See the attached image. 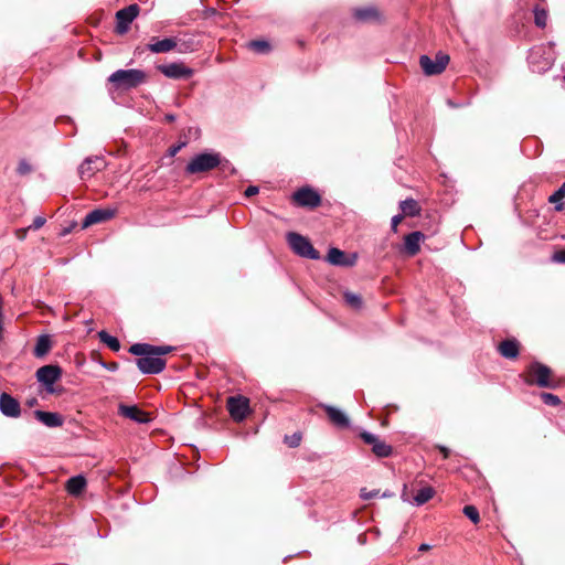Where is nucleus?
I'll list each match as a JSON object with an SVG mask.
<instances>
[{
  "mask_svg": "<svg viewBox=\"0 0 565 565\" xmlns=\"http://www.w3.org/2000/svg\"><path fill=\"white\" fill-rule=\"evenodd\" d=\"M173 350L170 345H152L149 343H135L129 348V353L139 356L136 364L143 374H159L166 369L167 361L162 355Z\"/></svg>",
  "mask_w": 565,
  "mask_h": 565,
  "instance_id": "nucleus-1",
  "label": "nucleus"
},
{
  "mask_svg": "<svg viewBox=\"0 0 565 565\" xmlns=\"http://www.w3.org/2000/svg\"><path fill=\"white\" fill-rule=\"evenodd\" d=\"M148 79L147 73L138 68L117 70L108 77V82L116 90H130L145 84Z\"/></svg>",
  "mask_w": 565,
  "mask_h": 565,
  "instance_id": "nucleus-2",
  "label": "nucleus"
},
{
  "mask_svg": "<svg viewBox=\"0 0 565 565\" xmlns=\"http://www.w3.org/2000/svg\"><path fill=\"white\" fill-rule=\"evenodd\" d=\"M222 163V157L218 152H202L194 156L185 167L186 174H196L207 172Z\"/></svg>",
  "mask_w": 565,
  "mask_h": 565,
  "instance_id": "nucleus-3",
  "label": "nucleus"
},
{
  "mask_svg": "<svg viewBox=\"0 0 565 565\" xmlns=\"http://www.w3.org/2000/svg\"><path fill=\"white\" fill-rule=\"evenodd\" d=\"M286 237L290 248L297 255L313 260L320 258L319 252L312 246L307 237L295 232H289Z\"/></svg>",
  "mask_w": 565,
  "mask_h": 565,
  "instance_id": "nucleus-4",
  "label": "nucleus"
},
{
  "mask_svg": "<svg viewBox=\"0 0 565 565\" xmlns=\"http://www.w3.org/2000/svg\"><path fill=\"white\" fill-rule=\"evenodd\" d=\"M529 384H535L539 387L555 388L557 382L552 379V370L539 362H534L529 366Z\"/></svg>",
  "mask_w": 565,
  "mask_h": 565,
  "instance_id": "nucleus-5",
  "label": "nucleus"
},
{
  "mask_svg": "<svg viewBox=\"0 0 565 565\" xmlns=\"http://www.w3.org/2000/svg\"><path fill=\"white\" fill-rule=\"evenodd\" d=\"M449 55L443 52H438L435 56V60L430 58L428 55H422L419 57V65L427 76L438 75L445 71L449 63Z\"/></svg>",
  "mask_w": 565,
  "mask_h": 565,
  "instance_id": "nucleus-6",
  "label": "nucleus"
},
{
  "mask_svg": "<svg viewBox=\"0 0 565 565\" xmlns=\"http://www.w3.org/2000/svg\"><path fill=\"white\" fill-rule=\"evenodd\" d=\"M157 70L166 77L172 79H188L194 74V71L182 62L161 64L157 66Z\"/></svg>",
  "mask_w": 565,
  "mask_h": 565,
  "instance_id": "nucleus-7",
  "label": "nucleus"
},
{
  "mask_svg": "<svg viewBox=\"0 0 565 565\" xmlns=\"http://www.w3.org/2000/svg\"><path fill=\"white\" fill-rule=\"evenodd\" d=\"M61 375V367L52 364L40 367L35 373L36 380L45 386L47 393L54 392L53 385L60 380Z\"/></svg>",
  "mask_w": 565,
  "mask_h": 565,
  "instance_id": "nucleus-8",
  "label": "nucleus"
},
{
  "mask_svg": "<svg viewBox=\"0 0 565 565\" xmlns=\"http://www.w3.org/2000/svg\"><path fill=\"white\" fill-rule=\"evenodd\" d=\"M139 13V7L137 4H130L116 13V32L120 35L126 34L129 31L131 22L137 18Z\"/></svg>",
  "mask_w": 565,
  "mask_h": 565,
  "instance_id": "nucleus-9",
  "label": "nucleus"
},
{
  "mask_svg": "<svg viewBox=\"0 0 565 565\" xmlns=\"http://www.w3.org/2000/svg\"><path fill=\"white\" fill-rule=\"evenodd\" d=\"M227 409L234 420L242 422L249 412V401L241 395L231 396L227 399Z\"/></svg>",
  "mask_w": 565,
  "mask_h": 565,
  "instance_id": "nucleus-10",
  "label": "nucleus"
},
{
  "mask_svg": "<svg viewBox=\"0 0 565 565\" xmlns=\"http://www.w3.org/2000/svg\"><path fill=\"white\" fill-rule=\"evenodd\" d=\"M294 200L299 206L310 209H315L321 203V196L311 188H302L295 192Z\"/></svg>",
  "mask_w": 565,
  "mask_h": 565,
  "instance_id": "nucleus-11",
  "label": "nucleus"
},
{
  "mask_svg": "<svg viewBox=\"0 0 565 565\" xmlns=\"http://www.w3.org/2000/svg\"><path fill=\"white\" fill-rule=\"evenodd\" d=\"M327 260L334 266L352 267L356 264L358 255L355 253L345 254L337 247H331L328 252Z\"/></svg>",
  "mask_w": 565,
  "mask_h": 565,
  "instance_id": "nucleus-12",
  "label": "nucleus"
},
{
  "mask_svg": "<svg viewBox=\"0 0 565 565\" xmlns=\"http://www.w3.org/2000/svg\"><path fill=\"white\" fill-rule=\"evenodd\" d=\"M116 215V209H95L90 211L82 223V228L85 230L90 225L98 224L111 220Z\"/></svg>",
  "mask_w": 565,
  "mask_h": 565,
  "instance_id": "nucleus-13",
  "label": "nucleus"
},
{
  "mask_svg": "<svg viewBox=\"0 0 565 565\" xmlns=\"http://www.w3.org/2000/svg\"><path fill=\"white\" fill-rule=\"evenodd\" d=\"M0 412L6 417L18 418L21 415L19 401L6 392L1 393Z\"/></svg>",
  "mask_w": 565,
  "mask_h": 565,
  "instance_id": "nucleus-14",
  "label": "nucleus"
},
{
  "mask_svg": "<svg viewBox=\"0 0 565 565\" xmlns=\"http://www.w3.org/2000/svg\"><path fill=\"white\" fill-rule=\"evenodd\" d=\"M119 415L129 418L138 424H147L151 420L149 414L140 409L137 405H125L118 406Z\"/></svg>",
  "mask_w": 565,
  "mask_h": 565,
  "instance_id": "nucleus-15",
  "label": "nucleus"
},
{
  "mask_svg": "<svg viewBox=\"0 0 565 565\" xmlns=\"http://www.w3.org/2000/svg\"><path fill=\"white\" fill-rule=\"evenodd\" d=\"M106 167V162L100 157L87 158L79 166L78 173L82 179H89L96 172L102 171Z\"/></svg>",
  "mask_w": 565,
  "mask_h": 565,
  "instance_id": "nucleus-16",
  "label": "nucleus"
},
{
  "mask_svg": "<svg viewBox=\"0 0 565 565\" xmlns=\"http://www.w3.org/2000/svg\"><path fill=\"white\" fill-rule=\"evenodd\" d=\"M320 407L328 415L329 420L339 428H347L350 425L349 417L339 408L328 405L321 404Z\"/></svg>",
  "mask_w": 565,
  "mask_h": 565,
  "instance_id": "nucleus-17",
  "label": "nucleus"
},
{
  "mask_svg": "<svg viewBox=\"0 0 565 565\" xmlns=\"http://www.w3.org/2000/svg\"><path fill=\"white\" fill-rule=\"evenodd\" d=\"M178 41L175 38L157 39L152 38L147 49L152 53H168L175 49Z\"/></svg>",
  "mask_w": 565,
  "mask_h": 565,
  "instance_id": "nucleus-18",
  "label": "nucleus"
},
{
  "mask_svg": "<svg viewBox=\"0 0 565 565\" xmlns=\"http://www.w3.org/2000/svg\"><path fill=\"white\" fill-rule=\"evenodd\" d=\"M34 417L44 426L50 428L61 427L64 423L62 415L53 412L35 411Z\"/></svg>",
  "mask_w": 565,
  "mask_h": 565,
  "instance_id": "nucleus-19",
  "label": "nucleus"
},
{
  "mask_svg": "<svg viewBox=\"0 0 565 565\" xmlns=\"http://www.w3.org/2000/svg\"><path fill=\"white\" fill-rule=\"evenodd\" d=\"M353 17L360 22L381 20V13L375 7L356 8L353 10Z\"/></svg>",
  "mask_w": 565,
  "mask_h": 565,
  "instance_id": "nucleus-20",
  "label": "nucleus"
},
{
  "mask_svg": "<svg viewBox=\"0 0 565 565\" xmlns=\"http://www.w3.org/2000/svg\"><path fill=\"white\" fill-rule=\"evenodd\" d=\"M424 238L422 232L415 231L409 233L404 238V245L407 254L411 256L416 255L420 250V241Z\"/></svg>",
  "mask_w": 565,
  "mask_h": 565,
  "instance_id": "nucleus-21",
  "label": "nucleus"
},
{
  "mask_svg": "<svg viewBox=\"0 0 565 565\" xmlns=\"http://www.w3.org/2000/svg\"><path fill=\"white\" fill-rule=\"evenodd\" d=\"M499 352L505 359H515L520 353L519 342L515 339H508L499 344Z\"/></svg>",
  "mask_w": 565,
  "mask_h": 565,
  "instance_id": "nucleus-22",
  "label": "nucleus"
},
{
  "mask_svg": "<svg viewBox=\"0 0 565 565\" xmlns=\"http://www.w3.org/2000/svg\"><path fill=\"white\" fill-rule=\"evenodd\" d=\"M86 479L82 475L70 478L66 482V490L71 495H79L86 488Z\"/></svg>",
  "mask_w": 565,
  "mask_h": 565,
  "instance_id": "nucleus-23",
  "label": "nucleus"
},
{
  "mask_svg": "<svg viewBox=\"0 0 565 565\" xmlns=\"http://www.w3.org/2000/svg\"><path fill=\"white\" fill-rule=\"evenodd\" d=\"M51 348H52V341H51L50 335L42 334L36 340V343H35L34 350H33V354L36 358H43L50 352Z\"/></svg>",
  "mask_w": 565,
  "mask_h": 565,
  "instance_id": "nucleus-24",
  "label": "nucleus"
},
{
  "mask_svg": "<svg viewBox=\"0 0 565 565\" xmlns=\"http://www.w3.org/2000/svg\"><path fill=\"white\" fill-rule=\"evenodd\" d=\"M399 209L404 216H417L420 213V206L414 199H406L401 201Z\"/></svg>",
  "mask_w": 565,
  "mask_h": 565,
  "instance_id": "nucleus-25",
  "label": "nucleus"
},
{
  "mask_svg": "<svg viewBox=\"0 0 565 565\" xmlns=\"http://www.w3.org/2000/svg\"><path fill=\"white\" fill-rule=\"evenodd\" d=\"M434 489L431 487H424L417 491L414 497L415 505L419 507L428 502L434 497Z\"/></svg>",
  "mask_w": 565,
  "mask_h": 565,
  "instance_id": "nucleus-26",
  "label": "nucleus"
},
{
  "mask_svg": "<svg viewBox=\"0 0 565 565\" xmlns=\"http://www.w3.org/2000/svg\"><path fill=\"white\" fill-rule=\"evenodd\" d=\"M98 338L99 340L106 344L110 350L117 352L120 350V342L119 340L114 337V335H110L108 332L106 331H99L98 332Z\"/></svg>",
  "mask_w": 565,
  "mask_h": 565,
  "instance_id": "nucleus-27",
  "label": "nucleus"
},
{
  "mask_svg": "<svg viewBox=\"0 0 565 565\" xmlns=\"http://www.w3.org/2000/svg\"><path fill=\"white\" fill-rule=\"evenodd\" d=\"M565 196V182L556 190L553 194L550 195L548 202L555 204V210L561 212L564 209L563 199Z\"/></svg>",
  "mask_w": 565,
  "mask_h": 565,
  "instance_id": "nucleus-28",
  "label": "nucleus"
},
{
  "mask_svg": "<svg viewBox=\"0 0 565 565\" xmlns=\"http://www.w3.org/2000/svg\"><path fill=\"white\" fill-rule=\"evenodd\" d=\"M393 448L391 445L386 444L384 440L377 443L372 448V452L379 458H387L392 455Z\"/></svg>",
  "mask_w": 565,
  "mask_h": 565,
  "instance_id": "nucleus-29",
  "label": "nucleus"
},
{
  "mask_svg": "<svg viewBox=\"0 0 565 565\" xmlns=\"http://www.w3.org/2000/svg\"><path fill=\"white\" fill-rule=\"evenodd\" d=\"M533 13H534V22H535L536 26L545 28L546 23H547L546 10L544 8H540L539 6H536L533 9Z\"/></svg>",
  "mask_w": 565,
  "mask_h": 565,
  "instance_id": "nucleus-30",
  "label": "nucleus"
},
{
  "mask_svg": "<svg viewBox=\"0 0 565 565\" xmlns=\"http://www.w3.org/2000/svg\"><path fill=\"white\" fill-rule=\"evenodd\" d=\"M345 302L351 306L352 308L359 309L362 306V298L353 292L345 291L344 295Z\"/></svg>",
  "mask_w": 565,
  "mask_h": 565,
  "instance_id": "nucleus-31",
  "label": "nucleus"
},
{
  "mask_svg": "<svg viewBox=\"0 0 565 565\" xmlns=\"http://www.w3.org/2000/svg\"><path fill=\"white\" fill-rule=\"evenodd\" d=\"M463 514L475 524L480 521L479 511L475 505H466L463 508Z\"/></svg>",
  "mask_w": 565,
  "mask_h": 565,
  "instance_id": "nucleus-32",
  "label": "nucleus"
},
{
  "mask_svg": "<svg viewBox=\"0 0 565 565\" xmlns=\"http://www.w3.org/2000/svg\"><path fill=\"white\" fill-rule=\"evenodd\" d=\"M249 47L257 53H267L270 49L269 43L264 40L252 41Z\"/></svg>",
  "mask_w": 565,
  "mask_h": 565,
  "instance_id": "nucleus-33",
  "label": "nucleus"
},
{
  "mask_svg": "<svg viewBox=\"0 0 565 565\" xmlns=\"http://www.w3.org/2000/svg\"><path fill=\"white\" fill-rule=\"evenodd\" d=\"M541 398L544 404L550 406H558L561 404V399L557 395H554L552 393H541Z\"/></svg>",
  "mask_w": 565,
  "mask_h": 565,
  "instance_id": "nucleus-34",
  "label": "nucleus"
},
{
  "mask_svg": "<svg viewBox=\"0 0 565 565\" xmlns=\"http://www.w3.org/2000/svg\"><path fill=\"white\" fill-rule=\"evenodd\" d=\"M360 436H361L362 440L365 444L371 445L372 448L374 447V445H377V443L382 441V439L379 436H376L372 433H369V431H363V433H361Z\"/></svg>",
  "mask_w": 565,
  "mask_h": 565,
  "instance_id": "nucleus-35",
  "label": "nucleus"
},
{
  "mask_svg": "<svg viewBox=\"0 0 565 565\" xmlns=\"http://www.w3.org/2000/svg\"><path fill=\"white\" fill-rule=\"evenodd\" d=\"M45 222H46L45 217L36 216L33 220L32 224L29 226V230L36 231V230L41 228L45 224Z\"/></svg>",
  "mask_w": 565,
  "mask_h": 565,
  "instance_id": "nucleus-36",
  "label": "nucleus"
},
{
  "mask_svg": "<svg viewBox=\"0 0 565 565\" xmlns=\"http://www.w3.org/2000/svg\"><path fill=\"white\" fill-rule=\"evenodd\" d=\"M404 218V215L401 213V214H397V215H394L391 220V228L393 232H397V226L398 224L402 222V220Z\"/></svg>",
  "mask_w": 565,
  "mask_h": 565,
  "instance_id": "nucleus-37",
  "label": "nucleus"
},
{
  "mask_svg": "<svg viewBox=\"0 0 565 565\" xmlns=\"http://www.w3.org/2000/svg\"><path fill=\"white\" fill-rule=\"evenodd\" d=\"M30 171H31V166L26 161L22 160L19 162L18 172L20 174H26Z\"/></svg>",
  "mask_w": 565,
  "mask_h": 565,
  "instance_id": "nucleus-38",
  "label": "nucleus"
},
{
  "mask_svg": "<svg viewBox=\"0 0 565 565\" xmlns=\"http://www.w3.org/2000/svg\"><path fill=\"white\" fill-rule=\"evenodd\" d=\"M285 439L289 444L290 447H297L300 443L301 437H300V435L295 434V435H292L290 440H289L288 436H286Z\"/></svg>",
  "mask_w": 565,
  "mask_h": 565,
  "instance_id": "nucleus-39",
  "label": "nucleus"
},
{
  "mask_svg": "<svg viewBox=\"0 0 565 565\" xmlns=\"http://www.w3.org/2000/svg\"><path fill=\"white\" fill-rule=\"evenodd\" d=\"M258 192H259L258 186H256V185H249V186L245 190V196L250 198V196L256 195Z\"/></svg>",
  "mask_w": 565,
  "mask_h": 565,
  "instance_id": "nucleus-40",
  "label": "nucleus"
},
{
  "mask_svg": "<svg viewBox=\"0 0 565 565\" xmlns=\"http://www.w3.org/2000/svg\"><path fill=\"white\" fill-rule=\"evenodd\" d=\"M377 494H379V491L366 492L365 489H363L361 492V498L364 500H369V499L376 497Z\"/></svg>",
  "mask_w": 565,
  "mask_h": 565,
  "instance_id": "nucleus-41",
  "label": "nucleus"
},
{
  "mask_svg": "<svg viewBox=\"0 0 565 565\" xmlns=\"http://www.w3.org/2000/svg\"><path fill=\"white\" fill-rule=\"evenodd\" d=\"M183 146H184V143H180V145H177V146L171 147V148H170V154H171V156L177 154V153L181 150V148H182Z\"/></svg>",
  "mask_w": 565,
  "mask_h": 565,
  "instance_id": "nucleus-42",
  "label": "nucleus"
},
{
  "mask_svg": "<svg viewBox=\"0 0 565 565\" xmlns=\"http://www.w3.org/2000/svg\"><path fill=\"white\" fill-rule=\"evenodd\" d=\"M555 259L559 263H565V250L555 254Z\"/></svg>",
  "mask_w": 565,
  "mask_h": 565,
  "instance_id": "nucleus-43",
  "label": "nucleus"
},
{
  "mask_svg": "<svg viewBox=\"0 0 565 565\" xmlns=\"http://www.w3.org/2000/svg\"><path fill=\"white\" fill-rule=\"evenodd\" d=\"M438 448H439L440 452H443L444 458H448V457H449V455H450V450H449L447 447H445V446H439Z\"/></svg>",
  "mask_w": 565,
  "mask_h": 565,
  "instance_id": "nucleus-44",
  "label": "nucleus"
},
{
  "mask_svg": "<svg viewBox=\"0 0 565 565\" xmlns=\"http://www.w3.org/2000/svg\"><path fill=\"white\" fill-rule=\"evenodd\" d=\"M430 548H431V546H430L429 544H427V543H423V544H420V545H419L418 551H419V552H427V551H429Z\"/></svg>",
  "mask_w": 565,
  "mask_h": 565,
  "instance_id": "nucleus-45",
  "label": "nucleus"
},
{
  "mask_svg": "<svg viewBox=\"0 0 565 565\" xmlns=\"http://www.w3.org/2000/svg\"><path fill=\"white\" fill-rule=\"evenodd\" d=\"M74 226H75V224H72L70 227L63 228L62 232H61V235L65 236V235L70 234Z\"/></svg>",
  "mask_w": 565,
  "mask_h": 565,
  "instance_id": "nucleus-46",
  "label": "nucleus"
},
{
  "mask_svg": "<svg viewBox=\"0 0 565 565\" xmlns=\"http://www.w3.org/2000/svg\"><path fill=\"white\" fill-rule=\"evenodd\" d=\"M104 366L106 369H108L109 371H116L118 369V364L117 363H110V364H104Z\"/></svg>",
  "mask_w": 565,
  "mask_h": 565,
  "instance_id": "nucleus-47",
  "label": "nucleus"
},
{
  "mask_svg": "<svg viewBox=\"0 0 565 565\" xmlns=\"http://www.w3.org/2000/svg\"><path fill=\"white\" fill-rule=\"evenodd\" d=\"M36 403H38L36 398H32V399H29V401L26 402V404H28L29 406H34Z\"/></svg>",
  "mask_w": 565,
  "mask_h": 565,
  "instance_id": "nucleus-48",
  "label": "nucleus"
},
{
  "mask_svg": "<svg viewBox=\"0 0 565 565\" xmlns=\"http://www.w3.org/2000/svg\"><path fill=\"white\" fill-rule=\"evenodd\" d=\"M166 119H167L168 121H173V120L175 119V116H174V115H167V116H166Z\"/></svg>",
  "mask_w": 565,
  "mask_h": 565,
  "instance_id": "nucleus-49",
  "label": "nucleus"
}]
</instances>
